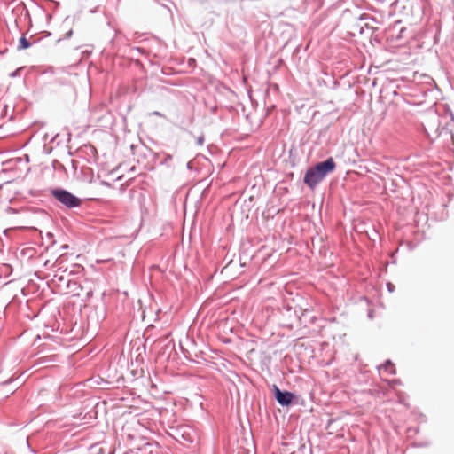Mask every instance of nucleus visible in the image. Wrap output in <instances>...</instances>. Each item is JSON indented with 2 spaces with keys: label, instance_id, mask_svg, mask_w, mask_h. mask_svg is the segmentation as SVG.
Instances as JSON below:
<instances>
[{
  "label": "nucleus",
  "instance_id": "423d86ee",
  "mask_svg": "<svg viewBox=\"0 0 454 454\" xmlns=\"http://www.w3.org/2000/svg\"><path fill=\"white\" fill-rule=\"evenodd\" d=\"M203 142H204V138H203L202 137H199V138H198V144H199V145H202V144H203Z\"/></svg>",
  "mask_w": 454,
  "mask_h": 454
},
{
  "label": "nucleus",
  "instance_id": "7ed1b4c3",
  "mask_svg": "<svg viewBox=\"0 0 454 454\" xmlns=\"http://www.w3.org/2000/svg\"><path fill=\"white\" fill-rule=\"evenodd\" d=\"M275 388V398L278 401V403L283 406H287L292 403L294 395L288 391H281L278 387L276 386Z\"/></svg>",
  "mask_w": 454,
  "mask_h": 454
},
{
  "label": "nucleus",
  "instance_id": "f257e3e1",
  "mask_svg": "<svg viewBox=\"0 0 454 454\" xmlns=\"http://www.w3.org/2000/svg\"><path fill=\"white\" fill-rule=\"evenodd\" d=\"M335 168V162L333 158H329L326 160L317 164L314 168H309L304 176V183L314 189L319 182H321L325 176L333 171Z\"/></svg>",
  "mask_w": 454,
  "mask_h": 454
},
{
  "label": "nucleus",
  "instance_id": "f03ea898",
  "mask_svg": "<svg viewBox=\"0 0 454 454\" xmlns=\"http://www.w3.org/2000/svg\"><path fill=\"white\" fill-rule=\"evenodd\" d=\"M53 195L59 202L67 207H75L81 204L80 199L64 190L53 191Z\"/></svg>",
  "mask_w": 454,
  "mask_h": 454
},
{
  "label": "nucleus",
  "instance_id": "20e7f679",
  "mask_svg": "<svg viewBox=\"0 0 454 454\" xmlns=\"http://www.w3.org/2000/svg\"><path fill=\"white\" fill-rule=\"evenodd\" d=\"M67 294L72 296H78L80 295V292L82 290V286L75 281H69L67 283Z\"/></svg>",
  "mask_w": 454,
  "mask_h": 454
},
{
  "label": "nucleus",
  "instance_id": "39448f33",
  "mask_svg": "<svg viewBox=\"0 0 454 454\" xmlns=\"http://www.w3.org/2000/svg\"><path fill=\"white\" fill-rule=\"evenodd\" d=\"M31 43L28 42V40L25 36H21L19 40L17 49L19 51L25 50L30 47Z\"/></svg>",
  "mask_w": 454,
  "mask_h": 454
}]
</instances>
